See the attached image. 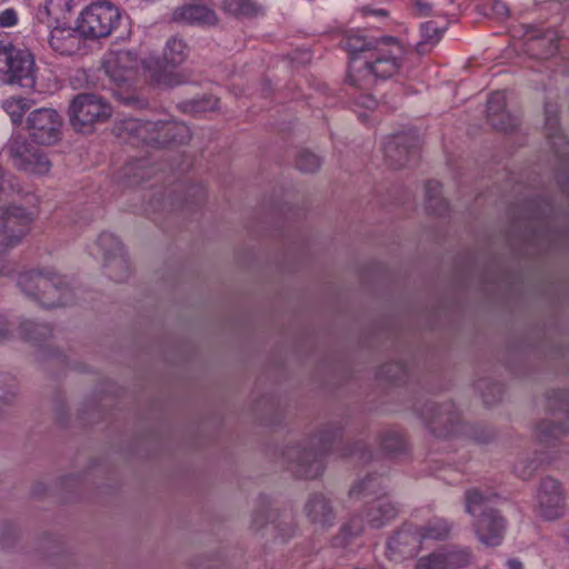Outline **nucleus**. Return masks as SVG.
I'll list each match as a JSON object with an SVG mask.
<instances>
[{"label": "nucleus", "instance_id": "29", "mask_svg": "<svg viewBox=\"0 0 569 569\" xmlns=\"http://www.w3.org/2000/svg\"><path fill=\"white\" fill-rule=\"evenodd\" d=\"M16 399V380L10 376L0 375V418L14 406Z\"/></svg>", "mask_w": 569, "mask_h": 569}, {"label": "nucleus", "instance_id": "8", "mask_svg": "<svg viewBox=\"0 0 569 569\" xmlns=\"http://www.w3.org/2000/svg\"><path fill=\"white\" fill-rule=\"evenodd\" d=\"M69 110L71 126L80 132H90L96 123L104 122L111 116L109 103L92 93L78 94Z\"/></svg>", "mask_w": 569, "mask_h": 569}, {"label": "nucleus", "instance_id": "40", "mask_svg": "<svg viewBox=\"0 0 569 569\" xmlns=\"http://www.w3.org/2000/svg\"><path fill=\"white\" fill-rule=\"evenodd\" d=\"M296 166L301 172L313 173L320 168L321 160L317 154L308 150H303L299 152Z\"/></svg>", "mask_w": 569, "mask_h": 569}, {"label": "nucleus", "instance_id": "27", "mask_svg": "<svg viewBox=\"0 0 569 569\" xmlns=\"http://www.w3.org/2000/svg\"><path fill=\"white\" fill-rule=\"evenodd\" d=\"M566 433L563 426L548 420L541 421L536 429L537 440L545 446H555Z\"/></svg>", "mask_w": 569, "mask_h": 569}, {"label": "nucleus", "instance_id": "35", "mask_svg": "<svg viewBox=\"0 0 569 569\" xmlns=\"http://www.w3.org/2000/svg\"><path fill=\"white\" fill-rule=\"evenodd\" d=\"M223 9L238 17H253L259 8L252 0H224Z\"/></svg>", "mask_w": 569, "mask_h": 569}, {"label": "nucleus", "instance_id": "42", "mask_svg": "<svg viewBox=\"0 0 569 569\" xmlns=\"http://www.w3.org/2000/svg\"><path fill=\"white\" fill-rule=\"evenodd\" d=\"M380 445L387 453H397L405 448V441L397 432H386L382 435Z\"/></svg>", "mask_w": 569, "mask_h": 569}, {"label": "nucleus", "instance_id": "46", "mask_svg": "<svg viewBox=\"0 0 569 569\" xmlns=\"http://www.w3.org/2000/svg\"><path fill=\"white\" fill-rule=\"evenodd\" d=\"M381 375L391 381H399L406 376V368L400 362L387 363L381 367Z\"/></svg>", "mask_w": 569, "mask_h": 569}, {"label": "nucleus", "instance_id": "10", "mask_svg": "<svg viewBox=\"0 0 569 569\" xmlns=\"http://www.w3.org/2000/svg\"><path fill=\"white\" fill-rule=\"evenodd\" d=\"M9 154L13 166L27 173L46 174L51 169V162L46 153L33 147L23 138H14L9 144Z\"/></svg>", "mask_w": 569, "mask_h": 569}, {"label": "nucleus", "instance_id": "31", "mask_svg": "<svg viewBox=\"0 0 569 569\" xmlns=\"http://www.w3.org/2000/svg\"><path fill=\"white\" fill-rule=\"evenodd\" d=\"M363 531L362 520L353 517L343 525L338 535L332 538V546L336 548H346L350 540L358 537Z\"/></svg>", "mask_w": 569, "mask_h": 569}, {"label": "nucleus", "instance_id": "24", "mask_svg": "<svg viewBox=\"0 0 569 569\" xmlns=\"http://www.w3.org/2000/svg\"><path fill=\"white\" fill-rule=\"evenodd\" d=\"M445 29V26L440 27L432 20L423 22L420 27L421 40L416 46L417 52L426 54L429 46L433 47L440 41Z\"/></svg>", "mask_w": 569, "mask_h": 569}, {"label": "nucleus", "instance_id": "5", "mask_svg": "<svg viewBox=\"0 0 569 569\" xmlns=\"http://www.w3.org/2000/svg\"><path fill=\"white\" fill-rule=\"evenodd\" d=\"M13 184L6 179L0 166V202L9 198ZM33 222L32 212L20 206H7L0 210V251L20 243L28 234Z\"/></svg>", "mask_w": 569, "mask_h": 569}, {"label": "nucleus", "instance_id": "50", "mask_svg": "<svg viewBox=\"0 0 569 569\" xmlns=\"http://www.w3.org/2000/svg\"><path fill=\"white\" fill-rule=\"evenodd\" d=\"M416 13L420 17H427L432 13V4L426 0H411Z\"/></svg>", "mask_w": 569, "mask_h": 569}, {"label": "nucleus", "instance_id": "44", "mask_svg": "<svg viewBox=\"0 0 569 569\" xmlns=\"http://www.w3.org/2000/svg\"><path fill=\"white\" fill-rule=\"evenodd\" d=\"M529 46L531 50H535L538 47L546 46V51L542 52L541 56L543 58L551 56L557 51L556 36L553 32H550L549 37L545 36L540 38L530 39Z\"/></svg>", "mask_w": 569, "mask_h": 569}, {"label": "nucleus", "instance_id": "11", "mask_svg": "<svg viewBox=\"0 0 569 569\" xmlns=\"http://www.w3.org/2000/svg\"><path fill=\"white\" fill-rule=\"evenodd\" d=\"M419 149V136L416 131H407L389 137L385 143V160L393 169L408 164Z\"/></svg>", "mask_w": 569, "mask_h": 569}, {"label": "nucleus", "instance_id": "37", "mask_svg": "<svg viewBox=\"0 0 569 569\" xmlns=\"http://www.w3.org/2000/svg\"><path fill=\"white\" fill-rule=\"evenodd\" d=\"M21 330L23 338L30 341H41L51 336V328L48 325L31 320L22 322Z\"/></svg>", "mask_w": 569, "mask_h": 569}, {"label": "nucleus", "instance_id": "20", "mask_svg": "<svg viewBox=\"0 0 569 569\" xmlns=\"http://www.w3.org/2000/svg\"><path fill=\"white\" fill-rule=\"evenodd\" d=\"M545 130L555 152L560 157H569V141L559 129L558 108L556 104H545Z\"/></svg>", "mask_w": 569, "mask_h": 569}, {"label": "nucleus", "instance_id": "45", "mask_svg": "<svg viewBox=\"0 0 569 569\" xmlns=\"http://www.w3.org/2000/svg\"><path fill=\"white\" fill-rule=\"evenodd\" d=\"M218 99L213 97H204L187 102V107L193 112H204L214 110L218 107Z\"/></svg>", "mask_w": 569, "mask_h": 569}, {"label": "nucleus", "instance_id": "6", "mask_svg": "<svg viewBox=\"0 0 569 569\" xmlns=\"http://www.w3.org/2000/svg\"><path fill=\"white\" fill-rule=\"evenodd\" d=\"M0 83L34 87L36 62L30 50L0 41Z\"/></svg>", "mask_w": 569, "mask_h": 569}, {"label": "nucleus", "instance_id": "48", "mask_svg": "<svg viewBox=\"0 0 569 569\" xmlns=\"http://www.w3.org/2000/svg\"><path fill=\"white\" fill-rule=\"evenodd\" d=\"M18 21V12L14 9L8 8L0 12V28H12Z\"/></svg>", "mask_w": 569, "mask_h": 569}, {"label": "nucleus", "instance_id": "19", "mask_svg": "<svg viewBox=\"0 0 569 569\" xmlns=\"http://www.w3.org/2000/svg\"><path fill=\"white\" fill-rule=\"evenodd\" d=\"M171 20L178 23L214 26L218 22L216 12L201 4H186L173 10Z\"/></svg>", "mask_w": 569, "mask_h": 569}, {"label": "nucleus", "instance_id": "18", "mask_svg": "<svg viewBox=\"0 0 569 569\" xmlns=\"http://www.w3.org/2000/svg\"><path fill=\"white\" fill-rule=\"evenodd\" d=\"M487 119L499 131L508 132L518 126V118L506 109L505 92L491 93L487 101Z\"/></svg>", "mask_w": 569, "mask_h": 569}, {"label": "nucleus", "instance_id": "12", "mask_svg": "<svg viewBox=\"0 0 569 569\" xmlns=\"http://www.w3.org/2000/svg\"><path fill=\"white\" fill-rule=\"evenodd\" d=\"M421 417L431 432L438 437H446L455 432V427L459 422V415L450 401L425 405Z\"/></svg>", "mask_w": 569, "mask_h": 569}, {"label": "nucleus", "instance_id": "51", "mask_svg": "<svg viewBox=\"0 0 569 569\" xmlns=\"http://www.w3.org/2000/svg\"><path fill=\"white\" fill-rule=\"evenodd\" d=\"M349 455L350 456H359V459L365 461L366 460L365 446L362 443H357Z\"/></svg>", "mask_w": 569, "mask_h": 569}, {"label": "nucleus", "instance_id": "22", "mask_svg": "<svg viewBox=\"0 0 569 569\" xmlns=\"http://www.w3.org/2000/svg\"><path fill=\"white\" fill-rule=\"evenodd\" d=\"M50 48L62 56H70L80 49L79 31L71 28H53L48 39Z\"/></svg>", "mask_w": 569, "mask_h": 569}, {"label": "nucleus", "instance_id": "36", "mask_svg": "<svg viewBox=\"0 0 569 569\" xmlns=\"http://www.w3.org/2000/svg\"><path fill=\"white\" fill-rule=\"evenodd\" d=\"M466 511L472 516L476 515L477 511L485 509H490L488 503L490 501V497L483 495L479 489L472 488L466 491Z\"/></svg>", "mask_w": 569, "mask_h": 569}, {"label": "nucleus", "instance_id": "28", "mask_svg": "<svg viewBox=\"0 0 569 569\" xmlns=\"http://www.w3.org/2000/svg\"><path fill=\"white\" fill-rule=\"evenodd\" d=\"M103 267L107 274L117 282L127 280L130 274V266L126 253L103 259Z\"/></svg>", "mask_w": 569, "mask_h": 569}, {"label": "nucleus", "instance_id": "16", "mask_svg": "<svg viewBox=\"0 0 569 569\" xmlns=\"http://www.w3.org/2000/svg\"><path fill=\"white\" fill-rule=\"evenodd\" d=\"M475 530L478 539L486 546L501 543L506 530V520L496 509H485L476 519Z\"/></svg>", "mask_w": 569, "mask_h": 569}, {"label": "nucleus", "instance_id": "2", "mask_svg": "<svg viewBox=\"0 0 569 569\" xmlns=\"http://www.w3.org/2000/svg\"><path fill=\"white\" fill-rule=\"evenodd\" d=\"M337 436L336 430L325 429L309 439L307 446H288L282 452L287 468L299 478L319 477L323 471L322 457L329 451Z\"/></svg>", "mask_w": 569, "mask_h": 569}, {"label": "nucleus", "instance_id": "3", "mask_svg": "<svg viewBox=\"0 0 569 569\" xmlns=\"http://www.w3.org/2000/svg\"><path fill=\"white\" fill-rule=\"evenodd\" d=\"M18 286L26 296L44 308H57L72 301V292L64 278L52 270H30L19 276Z\"/></svg>", "mask_w": 569, "mask_h": 569}, {"label": "nucleus", "instance_id": "26", "mask_svg": "<svg viewBox=\"0 0 569 569\" xmlns=\"http://www.w3.org/2000/svg\"><path fill=\"white\" fill-rule=\"evenodd\" d=\"M418 531L421 537V541L426 539L445 540L450 536L451 523L446 519L435 518L428 521L425 526L418 527Z\"/></svg>", "mask_w": 569, "mask_h": 569}, {"label": "nucleus", "instance_id": "41", "mask_svg": "<svg viewBox=\"0 0 569 569\" xmlns=\"http://www.w3.org/2000/svg\"><path fill=\"white\" fill-rule=\"evenodd\" d=\"M478 389L481 391V396L487 406H492L498 402L503 393L502 386L492 382H479Z\"/></svg>", "mask_w": 569, "mask_h": 569}, {"label": "nucleus", "instance_id": "9", "mask_svg": "<svg viewBox=\"0 0 569 569\" xmlns=\"http://www.w3.org/2000/svg\"><path fill=\"white\" fill-rule=\"evenodd\" d=\"M63 120L52 108H39L27 117V130L30 139L43 146H51L61 139Z\"/></svg>", "mask_w": 569, "mask_h": 569}, {"label": "nucleus", "instance_id": "30", "mask_svg": "<svg viewBox=\"0 0 569 569\" xmlns=\"http://www.w3.org/2000/svg\"><path fill=\"white\" fill-rule=\"evenodd\" d=\"M446 569H461L471 563L472 552L469 548L451 547L441 550Z\"/></svg>", "mask_w": 569, "mask_h": 569}, {"label": "nucleus", "instance_id": "33", "mask_svg": "<svg viewBox=\"0 0 569 569\" xmlns=\"http://www.w3.org/2000/svg\"><path fill=\"white\" fill-rule=\"evenodd\" d=\"M163 57L171 66L182 63L187 57V44L182 39L172 37L168 40Z\"/></svg>", "mask_w": 569, "mask_h": 569}, {"label": "nucleus", "instance_id": "13", "mask_svg": "<svg viewBox=\"0 0 569 569\" xmlns=\"http://www.w3.org/2000/svg\"><path fill=\"white\" fill-rule=\"evenodd\" d=\"M141 60L136 52L119 50L109 52L103 60L106 74L116 83H124L133 79Z\"/></svg>", "mask_w": 569, "mask_h": 569}, {"label": "nucleus", "instance_id": "23", "mask_svg": "<svg viewBox=\"0 0 569 569\" xmlns=\"http://www.w3.org/2000/svg\"><path fill=\"white\" fill-rule=\"evenodd\" d=\"M72 8V0H46L39 14L44 13L52 22L62 23L68 20Z\"/></svg>", "mask_w": 569, "mask_h": 569}, {"label": "nucleus", "instance_id": "38", "mask_svg": "<svg viewBox=\"0 0 569 569\" xmlns=\"http://www.w3.org/2000/svg\"><path fill=\"white\" fill-rule=\"evenodd\" d=\"M381 486V480L377 477L369 476L363 480L353 485L349 491L351 497H366L371 493H376Z\"/></svg>", "mask_w": 569, "mask_h": 569}, {"label": "nucleus", "instance_id": "47", "mask_svg": "<svg viewBox=\"0 0 569 569\" xmlns=\"http://www.w3.org/2000/svg\"><path fill=\"white\" fill-rule=\"evenodd\" d=\"M353 103L358 107L368 109V110H375L378 107L377 99L370 94L360 92L359 94H356L353 97Z\"/></svg>", "mask_w": 569, "mask_h": 569}, {"label": "nucleus", "instance_id": "15", "mask_svg": "<svg viewBox=\"0 0 569 569\" xmlns=\"http://www.w3.org/2000/svg\"><path fill=\"white\" fill-rule=\"evenodd\" d=\"M538 506L541 517L553 520L563 513V495L559 481L545 478L538 491Z\"/></svg>", "mask_w": 569, "mask_h": 569}, {"label": "nucleus", "instance_id": "54", "mask_svg": "<svg viewBox=\"0 0 569 569\" xmlns=\"http://www.w3.org/2000/svg\"><path fill=\"white\" fill-rule=\"evenodd\" d=\"M508 568L509 569H522V565L518 560H509Z\"/></svg>", "mask_w": 569, "mask_h": 569}, {"label": "nucleus", "instance_id": "32", "mask_svg": "<svg viewBox=\"0 0 569 569\" xmlns=\"http://www.w3.org/2000/svg\"><path fill=\"white\" fill-rule=\"evenodd\" d=\"M32 100L26 98L11 97L3 101L2 108L9 114L13 123L20 124L26 112L32 107Z\"/></svg>", "mask_w": 569, "mask_h": 569}, {"label": "nucleus", "instance_id": "34", "mask_svg": "<svg viewBox=\"0 0 569 569\" xmlns=\"http://www.w3.org/2000/svg\"><path fill=\"white\" fill-rule=\"evenodd\" d=\"M97 246L100 249L103 259H109L110 257L124 253L121 241L114 234L109 232H102L99 236Z\"/></svg>", "mask_w": 569, "mask_h": 569}, {"label": "nucleus", "instance_id": "4", "mask_svg": "<svg viewBox=\"0 0 569 569\" xmlns=\"http://www.w3.org/2000/svg\"><path fill=\"white\" fill-rule=\"evenodd\" d=\"M126 129L134 139L154 148L182 146L191 139L188 126L177 121L129 120Z\"/></svg>", "mask_w": 569, "mask_h": 569}, {"label": "nucleus", "instance_id": "39", "mask_svg": "<svg viewBox=\"0 0 569 569\" xmlns=\"http://www.w3.org/2000/svg\"><path fill=\"white\" fill-rule=\"evenodd\" d=\"M276 512L269 509V502L264 499H261L260 507L253 512L251 529L254 532L261 531L268 525V520L272 518L274 519Z\"/></svg>", "mask_w": 569, "mask_h": 569}, {"label": "nucleus", "instance_id": "7", "mask_svg": "<svg viewBox=\"0 0 569 569\" xmlns=\"http://www.w3.org/2000/svg\"><path fill=\"white\" fill-rule=\"evenodd\" d=\"M121 14L110 2H96L80 14L77 30L84 38L99 39L110 36L120 22Z\"/></svg>", "mask_w": 569, "mask_h": 569}, {"label": "nucleus", "instance_id": "14", "mask_svg": "<svg viewBox=\"0 0 569 569\" xmlns=\"http://www.w3.org/2000/svg\"><path fill=\"white\" fill-rule=\"evenodd\" d=\"M421 548L418 527L403 526L387 542V556L393 561L412 559Z\"/></svg>", "mask_w": 569, "mask_h": 569}, {"label": "nucleus", "instance_id": "49", "mask_svg": "<svg viewBox=\"0 0 569 569\" xmlns=\"http://www.w3.org/2000/svg\"><path fill=\"white\" fill-rule=\"evenodd\" d=\"M491 16L496 19L502 20L509 16V9L501 0H492L490 4Z\"/></svg>", "mask_w": 569, "mask_h": 569}, {"label": "nucleus", "instance_id": "52", "mask_svg": "<svg viewBox=\"0 0 569 569\" xmlns=\"http://www.w3.org/2000/svg\"><path fill=\"white\" fill-rule=\"evenodd\" d=\"M361 12L363 14H375V16H379V17H387L388 16V12L385 10V9H375V10H371L369 9L368 7H363L361 9Z\"/></svg>", "mask_w": 569, "mask_h": 569}, {"label": "nucleus", "instance_id": "1", "mask_svg": "<svg viewBox=\"0 0 569 569\" xmlns=\"http://www.w3.org/2000/svg\"><path fill=\"white\" fill-rule=\"evenodd\" d=\"M345 48L350 56L347 81L360 91L370 90L377 79L393 77L403 63L405 50L395 37L368 38L351 34L346 38Z\"/></svg>", "mask_w": 569, "mask_h": 569}, {"label": "nucleus", "instance_id": "25", "mask_svg": "<svg viewBox=\"0 0 569 569\" xmlns=\"http://www.w3.org/2000/svg\"><path fill=\"white\" fill-rule=\"evenodd\" d=\"M426 209L435 214H443L448 210L447 201L441 197V184L438 181H428L425 187Z\"/></svg>", "mask_w": 569, "mask_h": 569}, {"label": "nucleus", "instance_id": "17", "mask_svg": "<svg viewBox=\"0 0 569 569\" xmlns=\"http://www.w3.org/2000/svg\"><path fill=\"white\" fill-rule=\"evenodd\" d=\"M303 511L309 522L321 530L333 526L336 510L331 500L323 493L310 495L305 503Z\"/></svg>", "mask_w": 569, "mask_h": 569}, {"label": "nucleus", "instance_id": "43", "mask_svg": "<svg viewBox=\"0 0 569 569\" xmlns=\"http://www.w3.org/2000/svg\"><path fill=\"white\" fill-rule=\"evenodd\" d=\"M445 559L441 551L432 552L426 557H421L415 569H446Z\"/></svg>", "mask_w": 569, "mask_h": 569}, {"label": "nucleus", "instance_id": "21", "mask_svg": "<svg viewBox=\"0 0 569 569\" xmlns=\"http://www.w3.org/2000/svg\"><path fill=\"white\" fill-rule=\"evenodd\" d=\"M398 505L392 502L388 497L382 496L367 505L365 515L369 526L378 529L393 520L398 516Z\"/></svg>", "mask_w": 569, "mask_h": 569}, {"label": "nucleus", "instance_id": "53", "mask_svg": "<svg viewBox=\"0 0 569 569\" xmlns=\"http://www.w3.org/2000/svg\"><path fill=\"white\" fill-rule=\"evenodd\" d=\"M9 337V330L6 328L4 325L0 326V341L6 340Z\"/></svg>", "mask_w": 569, "mask_h": 569}]
</instances>
